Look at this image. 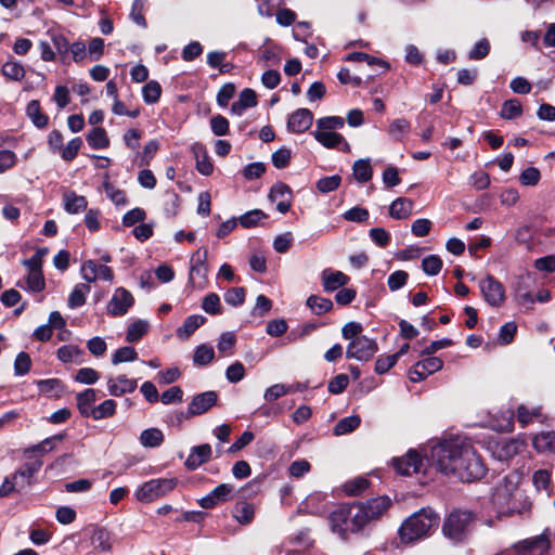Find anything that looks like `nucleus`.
I'll use <instances>...</instances> for the list:
<instances>
[{"mask_svg": "<svg viewBox=\"0 0 555 555\" xmlns=\"http://www.w3.org/2000/svg\"><path fill=\"white\" fill-rule=\"evenodd\" d=\"M430 457L436 468L463 482L481 479L486 466L474 447L464 440L451 439L434 446Z\"/></svg>", "mask_w": 555, "mask_h": 555, "instance_id": "obj_1", "label": "nucleus"}, {"mask_svg": "<svg viewBox=\"0 0 555 555\" xmlns=\"http://www.w3.org/2000/svg\"><path fill=\"white\" fill-rule=\"evenodd\" d=\"M391 504L387 495L340 504L328 516L332 531L344 540L351 533H361L380 520Z\"/></svg>", "mask_w": 555, "mask_h": 555, "instance_id": "obj_2", "label": "nucleus"}, {"mask_svg": "<svg viewBox=\"0 0 555 555\" xmlns=\"http://www.w3.org/2000/svg\"><path fill=\"white\" fill-rule=\"evenodd\" d=\"M521 475L517 472L504 476L496 486L492 503L500 515L521 514L529 509L530 503L524 490L519 488Z\"/></svg>", "mask_w": 555, "mask_h": 555, "instance_id": "obj_3", "label": "nucleus"}, {"mask_svg": "<svg viewBox=\"0 0 555 555\" xmlns=\"http://www.w3.org/2000/svg\"><path fill=\"white\" fill-rule=\"evenodd\" d=\"M439 516L431 508H421L406 518L400 529L402 542L412 543L429 535L438 527Z\"/></svg>", "mask_w": 555, "mask_h": 555, "instance_id": "obj_4", "label": "nucleus"}, {"mask_svg": "<svg viewBox=\"0 0 555 555\" xmlns=\"http://www.w3.org/2000/svg\"><path fill=\"white\" fill-rule=\"evenodd\" d=\"M474 516L468 511L454 509L443 520L442 533L454 544L463 543L468 538Z\"/></svg>", "mask_w": 555, "mask_h": 555, "instance_id": "obj_5", "label": "nucleus"}, {"mask_svg": "<svg viewBox=\"0 0 555 555\" xmlns=\"http://www.w3.org/2000/svg\"><path fill=\"white\" fill-rule=\"evenodd\" d=\"M176 487L175 479L168 478H158L152 479L144 482L141 487H139L135 491V498L140 502H152L171 490Z\"/></svg>", "mask_w": 555, "mask_h": 555, "instance_id": "obj_6", "label": "nucleus"}, {"mask_svg": "<svg viewBox=\"0 0 555 555\" xmlns=\"http://www.w3.org/2000/svg\"><path fill=\"white\" fill-rule=\"evenodd\" d=\"M207 248H198L190 259L189 283L198 288H204L207 284L208 263Z\"/></svg>", "mask_w": 555, "mask_h": 555, "instance_id": "obj_7", "label": "nucleus"}, {"mask_svg": "<svg viewBox=\"0 0 555 555\" xmlns=\"http://www.w3.org/2000/svg\"><path fill=\"white\" fill-rule=\"evenodd\" d=\"M377 350V343L374 339L360 336L349 343L346 357L366 362L373 358Z\"/></svg>", "mask_w": 555, "mask_h": 555, "instance_id": "obj_8", "label": "nucleus"}, {"mask_svg": "<svg viewBox=\"0 0 555 555\" xmlns=\"http://www.w3.org/2000/svg\"><path fill=\"white\" fill-rule=\"evenodd\" d=\"M134 305V297L125 287H117L111 300L107 302L106 311L111 317H122Z\"/></svg>", "mask_w": 555, "mask_h": 555, "instance_id": "obj_9", "label": "nucleus"}, {"mask_svg": "<svg viewBox=\"0 0 555 555\" xmlns=\"http://www.w3.org/2000/svg\"><path fill=\"white\" fill-rule=\"evenodd\" d=\"M41 467V460H33L24 463L14 474L11 475L13 483L18 488V492L30 487L35 482V476Z\"/></svg>", "mask_w": 555, "mask_h": 555, "instance_id": "obj_10", "label": "nucleus"}, {"mask_svg": "<svg viewBox=\"0 0 555 555\" xmlns=\"http://www.w3.org/2000/svg\"><path fill=\"white\" fill-rule=\"evenodd\" d=\"M485 300L492 307H500L505 300L503 285L492 275H488L479 283Z\"/></svg>", "mask_w": 555, "mask_h": 555, "instance_id": "obj_11", "label": "nucleus"}, {"mask_svg": "<svg viewBox=\"0 0 555 555\" xmlns=\"http://www.w3.org/2000/svg\"><path fill=\"white\" fill-rule=\"evenodd\" d=\"M524 447V442L518 439H500L489 444L492 455L499 461H508L518 454Z\"/></svg>", "mask_w": 555, "mask_h": 555, "instance_id": "obj_12", "label": "nucleus"}, {"mask_svg": "<svg viewBox=\"0 0 555 555\" xmlns=\"http://www.w3.org/2000/svg\"><path fill=\"white\" fill-rule=\"evenodd\" d=\"M80 272L87 284L93 283L96 280L112 282L114 279V272L109 267L96 263L94 260L85 261L81 264Z\"/></svg>", "mask_w": 555, "mask_h": 555, "instance_id": "obj_13", "label": "nucleus"}, {"mask_svg": "<svg viewBox=\"0 0 555 555\" xmlns=\"http://www.w3.org/2000/svg\"><path fill=\"white\" fill-rule=\"evenodd\" d=\"M550 548L551 543L545 534L525 540L515 545L517 555H547Z\"/></svg>", "mask_w": 555, "mask_h": 555, "instance_id": "obj_14", "label": "nucleus"}, {"mask_svg": "<svg viewBox=\"0 0 555 555\" xmlns=\"http://www.w3.org/2000/svg\"><path fill=\"white\" fill-rule=\"evenodd\" d=\"M234 487L230 483H221L210 491L207 495L198 500L201 507L210 509L217 505L229 501L232 496Z\"/></svg>", "mask_w": 555, "mask_h": 555, "instance_id": "obj_15", "label": "nucleus"}, {"mask_svg": "<svg viewBox=\"0 0 555 555\" xmlns=\"http://www.w3.org/2000/svg\"><path fill=\"white\" fill-rule=\"evenodd\" d=\"M392 465L398 474L411 476L421 470L423 461L417 452L410 450L405 456L393 459Z\"/></svg>", "mask_w": 555, "mask_h": 555, "instance_id": "obj_16", "label": "nucleus"}, {"mask_svg": "<svg viewBox=\"0 0 555 555\" xmlns=\"http://www.w3.org/2000/svg\"><path fill=\"white\" fill-rule=\"evenodd\" d=\"M443 362L438 357H428L418 361L410 373V379L413 383L425 379L428 375L442 369Z\"/></svg>", "mask_w": 555, "mask_h": 555, "instance_id": "obj_17", "label": "nucleus"}, {"mask_svg": "<svg viewBox=\"0 0 555 555\" xmlns=\"http://www.w3.org/2000/svg\"><path fill=\"white\" fill-rule=\"evenodd\" d=\"M313 121V114L308 108H298L293 112L287 120V129L294 133L307 131Z\"/></svg>", "mask_w": 555, "mask_h": 555, "instance_id": "obj_18", "label": "nucleus"}, {"mask_svg": "<svg viewBox=\"0 0 555 555\" xmlns=\"http://www.w3.org/2000/svg\"><path fill=\"white\" fill-rule=\"evenodd\" d=\"M218 395L216 391L209 390L193 397L189 404L188 414L190 416L201 415L207 412L212 405L216 404Z\"/></svg>", "mask_w": 555, "mask_h": 555, "instance_id": "obj_19", "label": "nucleus"}, {"mask_svg": "<svg viewBox=\"0 0 555 555\" xmlns=\"http://www.w3.org/2000/svg\"><path fill=\"white\" fill-rule=\"evenodd\" d=\"M212 449L210 444L203 443L191 449L188 459L184 462L189 470H195L201 465L207 463L211 459Z\"/></svg>", "mask_w": 555, "mask_h": 555, "instance_id": "obj_20", "label": "nucleus"}, {"mask_svg": "<svg viewBox=\"0 0 555 555\" xmlns=\"http://www.w3.org/2000/svg\"><path fill=\"white\" fill-rule=\"evenodd\" d=\"M137 386V379L128 378L126 375H118L107 379L108 392L114 397L131 393L135 390Z\"/></svg>", "mask_w": 555, "mask_h": 555, "instance_id": "obj_21", "label": "nucleus"}, {"mask_svg": "<svg viewBox=\"0 0 555 555\" xmlns=\"http://www.w3.org/2000/svg\"><path fill=\"white\" fill-rule=\"evenodd\" d=\"M349 282V278L341 271H333L325 269L322 271V283L326 292H334L345 286Z\"/></svg>", "mask_w": 555, "mask_h": 555, "instance_id": "obj_22", "label": "nucleus"}, {"mask_svg": "<svg viewBox=\"0 0 555 555\" xmlns=\"http://www.w3.org/2000/svg\"><path fill=\"white\" fill-rule=\"evenodd\" d=\"M98 391L92 388H88L82 392H79L76 397L77 408L79 413L83 417H91L94 410V402L98 400Z\"/></svg>", "mask_w": 555, "mask_h": 555, "instance_id": "obj_23", "label": "nucleus"}, {"mask_svg": "<svg viewBox=\"0 0 555 555\" xmlns=\"http://www.w3.org/2000/svg\"><path fill=\"white\" fill-rule=\"evenodd\" d=\"M192 153L196 160V169L203 176H210L214 171V165L207 154L205 146L201 143L192 145Z\"/></svg>", "mask_w": 555, "mask_h": 555, "instance_id": "obj_24", "label": "nucleus"}, {"mask_svg": "<svg viewBox=\"0 0 555 555\" xmlns=\"http://www.w3.org/2000/svg\"><path fill=\"white\" fill-rule=\"evenodd\" d=\"M532 446L539 453H555V430L539 433L533 437Z\"/></svg>", "mask_w": 555, "mask_h": 555, "instance_id": "obj_25", "label": "nucleus"}, {"mask_svg": "<svg viewBox=\"0 0 555 555\" xmlns=\"http://www.w3.org/2000/svg\"><path fill=\"white\" fill-rule=\"evenodd\" d=\"M413 205L412 199L399 197L391 203L389 207V215L396 220L409 218L412 214Z\"/></svg>", "mask_w": 555, "mask_h": 555, "instance_id": "obj_26", "label": "nucleus"}, {"mask_svg": "<svg viewBox=\"0 0 555 555\" xmlns=\"http://www.w3.org/2000/svg\"><path fill=\"white\" fill-rule=\"evenodd\" d=\"M313 137L319 143L327 149H334L340 144L348 147V143L345 141L344 137L337 132L318 129L313 132Z\"/></svg>", "mask_w": 555, "mask_h": 555, "instance_id": "obj_27", "label": "nucleus"}, {"mask_svg": "<svg viewBox=\"0 0 555 555\" xmlns=\"http://www.w3.org/2000/svg\"><path fill=\"white\" fill-rule=\"evenodd\" d=\"M205 322L206 318L201 314L189 315L183 324L177 328V336L181 339H186Z\"/></svg>", "mask_w": 555, "mask_h": 555, "instance_id": "obj_28", "label": "nucleus"}, {"mask_svg": "<svg viewBox=\"0 0 555 555\" xmlns=\"http://www.w3.org/2000/svg\"><path fill=\"white\" fill-rule=\"evenodd\" d=\"M87 199L82 195H77L75 192L64 194V206L68 214H78L87 208Z\"/></svg>", "mask_w": 555, "mask_h": 555, "instance_id": "obj_29", "label": "nucleus"}, {"mask_svg": "<svg viewBox=\"0 0 555 555\" xmlns=\"http://www.w3.org/2000/svg\"><path fill=\"white\" fill-rule=\"evenodd\" d=\"M88 144L94 150L106 149L109 145V139L104 128L95 127L87 134Z\"/></svg>", "mask_w": 555, "mask_h": 555, "instance_id": "obj_30", "label": "nucleus"}, {"mask_svg": "<svg viewBox=\"0 0 555 555\" xmlns=\"http://www.w3.org/2000/svg\"><path fill=\"white\" fill-rule=\"evenodd\" d=\"M352 173L354 179L360 183L370 181L373 177V169L370 159H358L352 166Z\"/></svg>", "mask_w": 555, "mask_h": 555, "instance_id": "obj_31", "label": "nucleus"}, {"mask_svg": "<svg viewBox=\"0 0 555 555\" xmlns=\"http://www.w3.org/2000/svg\"><path fill=\"white\" fill-rule=\"evenodd\" d=\"M91 287L87 283L77 284L68 297V307L75 309L81 307L86 302V296L90 293Z\"/></svg>", "mask_w": 555, "mask_h": 555, "instance_id": "obj_32", "label": "nucleus"}, {"mask_svg": "<svg viewBox=\"0 0 555 555\" xmlns=\"http://www.w3.org/2000/svg\"><path fill=\"white\" fill-rule=\"evenodd\" d=\"M164 441V434L158 428L144 429L140 435V443L145 448L159 447Z\"/></svg>", "mask_w": 555, "mask_h": 555, "instance_id": "obj_33", "label": "nucleus"}, {"mask_svg": "<svg viewBox=\"0 0 555 555\" xmlns=\"http://www.w3.org/2000/svg\"><path fill=\"white\" fill-rule=\"evenodd\" d=\"M1 72L5 78L13 81H21L25 76L24 66L13 60H9L2 65Z\"/></svg>", "mask_w": 555, "mask_h": 555, "instance_id": "obj_34", "label": "nucleus"}, {"mask_svg": "<svg viewBox=\"0 0 555 555\" xmlns=\"http://www.w3.org/2000/svg\"><path fill=\"white\" fill-rule=\"evenodd\" d=\"M361 418L358 415H351L341 418L334 427L335 436L347 435L360 426Z\"/></svg>", "mask_w": 555, "mask_h": 555, "instance_id": "obj_35", "label": "nucleus"}, {"mask_svg": "<svg viewBox=\"0 0 555 555\" xmlns=\"http://www.w3.org/2000/svg\"><path fill=\"white\" fill-rule=\"evenodd\" d=\"M26 113L38 128H43L48 125L49 118L41 113L40 104L37 100H33L27 104Z\"/></svg>", "mask_w": 555, "mask_h": 555, "instance_id": "obj_36", "label": "nucleus"}, {"mask_svg": "<svg viewBox=\"0 0 555 555\" xmlns=\"http://www.w3.org/2000/svg\"><path fill=\"white\" fill-rule=\"evenodd\" d=\"M39 391L46 396H59L63 390L62 382L57 378L40 379L36 382Z\"/></svg>", "mask_w": 555, "mask_h": 555, "instance_id": "obj_37", "label": "nucleus"}, {"mask_svg": "<svg viewBox=\"0 0 555 555\" xmlns=\"http://www.w3.org/2000/svg\"><path fill=\"white\" fill-rule=\"evenodd\" d=\"M215 358L214 348L209 345L202 344L196 347L193 361L196 365L204 366L209 364Z\"/></svg>", "mask_w": 555, "mask_h": 555, "instance_id": "obj_38", "label": "nucleus"}, {"mask_svg": "<svg viewBox=\"0 0 555 555\" xmlns=\"http://www.w3.org/2000/svg\"><path fill=\"white\" fill-rule=\"evenodd\" d=\"M307 306L313 313L320 315L330 311L333 308V302L331 299L311 295L307 299Z\"/></svg>", "mask_w": 555, "mask_h": 555, "instance_id": "obj_39", "label": "nucleus"}, {"mask_svg": "<svg viewBox=\"0 0 555 555\" xmlns=\"http://www.w3.org/2000/svg\"><path fill=\"white\" fill-rule=\"evenodd\" d=\"M202 309L210 315H218L222 313V306L220 297L216 293L207 294L202 300Z\"/></svg>", "mask_w": 555, "mask_h": 555, "instance_id": "obj_40", "label": "nucleus"}, {"mask_svg": "<svg viewBox=\"0 0 555 555\" xmlns=\"http://www.w3.org/2000/svg\"><path fill=\"white\" fill-rule=\"evenodd\" d=\"M91 543L95 550L108 551L111 550V537L108 531L102 528L93 530L91 535Z\"/></svg>", "mask_w": 555, "mask_h": 555, "instance_id": "obj_41", "label": "nucleus"}, {"mask_svg": "<svg viewBox=\"0 0 555 555\" xmlns=\"http://www.w3.org/2000/svg\"><path fill=\"white\" fill-rule=\"evenodd\" d=\"M254 516L255 509L251 504H248L246 502H241L236 504L234 508V517L240 524L247 525L251 522Z\"/></svg>", "mask_w": 555, "mask_h": 555, "instance_id": "obj_42", "label": "nucleus"}, {"mask_svg": "<svg viewBox=\"0 0 555 555\" xmlns=\"http://www.w3.org/2000/svg\"><path fill=\"white\" fill-rule=\"evenodd\" d=\"M516 416H517V421L521 424V427H526L534 418H538L541 416V408L534 406V408L529 409L526 405L521 404L517 408Z\"/></svg>", "mask_w": 555, "mask_h": 555, "instance_id": "obj_43", "label": "nucleus"}, {"mask_svg": "<svg viewBox=\"0 0 555 555\" xmlns=\"http://www.w3.org/2000/svg\"><path fill=\"white\" fill-rule=\"evenodd\" d=\"M149 324L146 321L138 320L128 326L126 339L128 343H135L140 340L147 332Z\"/></svg>", "mask_w": 555, "mask_h": 555, "instance_id": "obj_44", "label": "nucleus"}, {"mask_svg": "<svg viewBox=\"0 0 555 555\" xmlns=\"http://www.w3.org/2000/svg\"><path fill=\"white\" fill-rule=\"evenodd\" d=\"M370 486V481L364 477H357L344 485V491L348 495L357 496L363 493Z\"/></svg>", "mask_w": 555, "mask_h": 555, "instance_id": "obj_45", "label": "nucleus"}, {"mask_svg": "<svg viewBox=\"0 0 555 555\" xmlns=\"http://www.w3.org/2000/svg\"><path fill=\"white\" fill-rule=\"evenodd\" d=\"M116 402L113 399H106L94 408L91 418L99 421L111 417L116 412Z\"/></svg>", "mask_w": 555, "mask_h": 555, "instance_id": "obj_46", "label": "nucleus"}, {"mask_svg": "<svg viewBox=\"0 0 555 555\" xmlns=\"http://www.w3.org/2000/svg\"><path fill=\"white\" fill-rule=\"evenodd\" d=\"M162 94V87L160 85L155 81L151 80L149 81L142 89V95L143 100L147 104H154L156 103Z\"/></svg>", "mask_w": 555, "mask_h": 555, "instance_id": "obj_47", "label": "nucleus"}, {"mask_svg": "<svg viewBox=\"0 0 555 555\" xmlns=\"http://www.w3.org/2000/svg\"><path fill=\"white\" fill-rule=\"evenodd\" d=\"M522 113L521 104L518 100H508L505 101L502 105L500 115L504 119H515L519 117Z\"/></svg>", "mask_w": 555, "mask_h": 555, "instance_id": "obj_48", "label": "nucleus"}, {"mask_svg": "<svg viewBox=\"0 0 555 555\" xmlns=\"http://www.w3.org/2000/svg\"><path fill=\"white\" fill-rule=\"evenodd\" d=\"M533 485L538 491L545 490L550 493L552 487L551 472L538 469L532 477Z\"/></svg>", "mask_w": 555, "mask_h": 555, "instance_id": "obj_49", "label": "nucleus"}, {"mask_svg": "<svg viewBox=\"0 0 555 555\" xmlns=\"http://www.w3.org/2000/svg\"><path fill=\"white\" fill-rule=\"evenodd\" d=\"M138 358V352L133 347L125 346L118 348L112 357V363L117 365L124 362H131Z\"/></svg>", "mask_w": 555, "mask_h": 555, "instance_id": "obj_50", "label": "nucleus"}, {"mask_svg": "<svg viewBox=\"0 0 555 555\" xmlns=\"http://www.w3.org/2000/svg\"><path fill=\"white\" fill-rule=\"evenodd\" d=\"M410 128L411 125L406 119L397 118L389 125L388 132L393 139L400 141L410 131Z\"/></svg>", "mask_w": 555, "mask_h": 555, "instance_id": "obj_51", "label": "nucleus"}, {"mask_svg": "<svg viewBox=\"0 0 555 555\" xmlns=\"http://www.w3.org/2000/svg\"><path fill=\"white\" fill-rule=\"evenodd\" d=\"M246 291L244 287H233L228 289L224 295V301L232 307H240L244 304Z\"/></svg>", "mask_w": 555, "mask_h": 555, "instance_id": "obj_52", "label": "nucleus"}, {"mask_svg": "<svg viewBox=\"0 0 555 555\" xmlns=\"http://www.w3.org/2000/svg\"><path fill=\"white\" fill-rule=\"evenodd\" d=\"M515 299L519 306L527 310L531 309L534 302L532 294L521 283H518L515 288Z\"/></svg>", "mask_w": 555, "mask_h": 555, "instance_id": "obj_53", "label": "nucleus"}, {"mask_svg": "<svg viewBox=\"0 0 555 555\" xmlns=\"http://www.w3.org/2000/svg\"><path fill=\"white\" fill-rule=\"evenodd\" d=\"M27 289L31 292H41L44 289L46 281L43 278L42 270H34L33 272H28L27 275Z\"/></svg>", "mask_w": 555, "mask_h": 555, "instance_id": "obj_54", "label": "nucleus"}, {"mask_svg": "<svg viewBox=\"0 0 555 555\" xmlns=\"http://www.w3.org/2000/svg\"><path fill=\"white\" fill-rule=\"evenodd\" d=\"M236 337L232 332H224L220 335L217 344L219 352L223 354H232Z\"/></svg>", "mask_w": 555, "mask_h": 555, "instance_id": "obj_55", "label": "nucleus"}, {"mask_svg": "<svg viewBox=\"0 0 555 555\" xmlns=\"http://www.w3.org/2000/svg\"><path fill=\"white\" fill-rule=\"evenodd\" d=\"M346 61L348 62H363L365 61L369 65H379L382 67H384L385 69L388 68V64L380 60V59H377L375 56H372V55H369L366 53H363V52H352V53H349L347 56H346Z\"/></svg>", "mask_w": 555, "mask_h": 555, "instance_id": "obj_56", "label": "nucleus"}, {"mask_svg": "<svg viewBox=\"0 0 555 555\" xmlns=\"http://www.w3.org/2000/svg\"><path fill=\"white\" fill-rule=\"evenodd\" d=\"M490 52V42L487 38L477 41L474 48L468 52V59L479 61L485 59Z\"/></svg>", "mask_w": 555, "mask_h": 555, "instance_id": "obj_57", "label": "nucleus"}, {"mask_svg": "<svg viewBox=\"0 0 555 555\" xmlns=\"http://www.w3.org/2000/svg\"><path fill=\"white\" fill-rule=\"evenodd\" d=\"M82 146V140L80 138H75L70 140L65 147H62L60 151L61 157L65 162H72L78 154L80 147Z\"/></svg>", "mask_w": 555, "mask_h": 555, "instance_id": "obj_58", "label": "nucleus"}, {"mask_svg": "<svg viewBox=\"0 0 555 555\" xmlns=\"http://www.w3.org/2000/svg\"><path fill=\"white\" fill-rule=\"evenodd\" d=\"M422 268L428 275H437L442 268L441 259L436 255L427 256L422 261Z\"/></svg>", "mask_w": 555, "mask_h": 555, "instance_id": "obj_59", "label": "nucleus"}, {"mask_svg": "<svg viewBox=\"0 0 555 555\" xmlns=\"http://www.w3.org/2000/svg\"><path fill=\"white\" fill-rule=\"evenodd\" d=\"M340 182H341L340 176L334 175L331 177L321 178L317 182L315 186L321 193H328V192H332V191H335L336 189H338V186L340 185Z\"/></svg>", "mask_w": 555, "mask_h": 555, "instance_id": "obj_60", "label": "nucleus"}, {"mask_svg": "<svg viewBox=\"0 0 555 555\" xmlns=\"http://www.w3.org/2000/svg\"><path fill=\"white\" fill-rule=\"evenodd\" d=\"M106 196L117 206H124L127 203L126 194L122 190L116 189L109 182L104 183Z\"/></svg>", "mask_w": 555, "mask_h": 555, "instance_id": "obj_61", "label": "nucleus"}, {"mask_svg": "<svg viewBox=\"0 0 555 555\" xmlns=\"http://www.w3.org/2000/svg\"><path fill=\"white\" fill-rule=\"evenodd\" d=\"M266 217V214L260 209H254L245 212L240 217V223L243 228H251Z\"/></svg>", "mask_w": 555, "mask_h": 555, "instance_id": "obj_62", "label": "nucleus"}, {"mask_svg": "<svg viewBox=\"0 0 555 555\" xmlns=\"http://www.w3.org/2000/svg\"><path fill=\"white\" fill-rule=\"evenodd\" d=\"M291 196H292L291 188L283 182L275 183L271 188L270 193H269V198L272 202H275V201L279 202L281 199L291 198Z\"/></svg>", "mask_w": 555, "mask_h": 555, "instance_id": "obj_63", "label": "nucleus"}, {"mask_svg": "<svg viewBox=\"0 0 555 555\" xmlns=\"http://www.w3.org/2000/svg\"><path fill=\"white\" fill-rule=\"evenodd\" d=\"M408 278V272L402 270L395 271L388 276V287L390 291L396 292L405 285Z\"/></svg>", "mask_w": 555, "mask_h": 555, "instance_id": "obj_64", "label": "nucleus"}]
</instances>
